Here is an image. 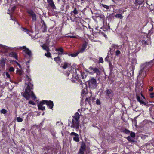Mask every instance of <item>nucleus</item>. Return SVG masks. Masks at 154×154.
Listing matches in <instances>:
<instances>
[{"instance_id":"1","label":"nucleus","mask_w":154,"mask_h":154,"mask_svg":"<svg viewBox=\"0 0 154 154\" xmlns=\"http://www.w3.org/2000/svg\"><path fill=\"white\" fill-rule=\"evenodd\" d=\"M31 79L29 78V83L28 82V85L25 90V91L23 94V96L26 99H29L30 97L34 100L36 98L33 92L32 91L33 89V85L31 83Z\"/></svg>"},{"instance_id":"2","label":"nucleus","mask_w":154,"mask_h":154,"mask_svg":"<svg viewBox=\"0 0 154 154\" xmlns=\"http://www.w3.org/2000/svg\"><path fill=\"white\" fill-rule=\"evenodd\" d=\"M154 64V59L152 60L145 63V67L141 69L139 72V75L145 77L147 72L149 70V68Z\"/></svg>"},{"instance_id":"3","label":"nucleus","mask_w":154,"mask_h":154,"mask_svg":"<svg viewBox=\"0 0 154 154\" xmlns=\"http://www.w3.org/2000/svg\"><path fill=\"white\" fill-rule=\"evenodd\" d=\"M74 119H72V122L70 124H69V126L72 128H75L77 130L79 129V119L80 118V115L78 112H76L75 115L73 116Z\"/></svg>"},{"instance_id":"4","label":"nucleus","mask_w":154,"mask_h":154,"mask_svg":"<svg viewBox=\"0 0 154 154\" xmlns=\"http://www.w3.org/2000/svg\"><path fill=\"white\" fill-rule=\"evenodd\" d=\"M86 83L87 84L89 88L91 89L95 88L97 86V81L94 78H91L90 79L87 81Z\"/></svg>"},{"instance_id":"5","label":"nucleus","mask_w":154,"mask_h":154,"mask_svg":"<svg viewBox=\"0 0 154 154\" xmlns=\"http://www.w3.org/2000/svg\"><path fill=\"white\" fill-rule=\"evenodd\" d=\"M88 72L91 74H93L94 73H96L97 75H100V72L99 69L96 67L91 66L88 69Z\"/></svg>"},{"instance_id":"6","label":"nucleus","mask_w":154,"mask_h":154,"mask_svg":"<svg viewBox=\"0 0 154 154\" xmlns=\"http://www.w3.org/2000/svg\"><path fill=\"white\" fill-rule=\"evenodd\" d=\"M106 97V99H110L112 100V97L113 96V91L110 89H107L105 91Z\"/></svg>"},{"instance_id":"7","label":"nucleus","mask_w":154,"mask_h":154,"mask_svg":"<svg viewBox=\"0 0 154 154\" xmlns=\"http://www.w3.org/2000/svg\"><path fill=\"white\" fill-rule=\"evenodd\" d=\"M27 13L29 14L30 16L32 17V21L33 22L36 21L37 19L36 15L32 10H28L27 11Z\"/></svg>"},{"instance_id":"8","label":"nucleus","mask_w":154,"mask_h":154,"mask_svg":"<svg viewBox=\"0 0 154 154\" xmlns=\"http://www.w3.org/2000/svg\"><path fill=\"white\" fill-rule=\"evenodd\" d=\"M70 19L72 22H75L79 23L81 22L82 18L79 16H75V17H70Z\"/></svg>"},{"instance_id":"9","label":"nucleus","mask_w":154,"mask_h":154,"mask_svg":"<svg viewBox=\"0 0 154 154\" xmlns=\"http://www.w3.org/2000/svg\"><path fill=\"white\" fill-rule=\"evenodd\" d=\"M45 104L47 105L48 107L50 109H52L54 106V103L51 100H44Z\"/></svg>"},{"instance_id":"10","label":"nucleus","mask_w":154,"mask_h":154,"mask_svg":"<svg viewBox=\"0 0 154 154\" xmlns=\"http://www.w3.org/2000/svg\"><path fill=\"white\" fill-rule=\"evenodd\" d=\"M86 145L84 143H82L81 146L80 148L78 153V154H84V151L86 149Z\"/></svg>"},{"instance_id":"11","label":"nucleus","mask_w":154,"mask_h":154,"mask_svg":"<svg viewBox=\"0 0 154 154\" xmlns=\"http://www.w3.org/2000/svg\"><path fill=\"white\" fill-rule=\"evenodd\" d=\"M78 8H77L76 7H74L73 10L70 13L71 15L70 17H73L76 16V15L78 14Z\"/></svg>"},{"instance_id":"12","label":"nucleus","mask_w":154,"mask_h":154,"mask_svg":"<svg viewBox=\"0 0 154 154\" xmlns=\"http://www.w3.org/2000/svg\"><path fill=\"white\" fill-rule=\"evenodd\" d=\"M87 45L88 43L86 42H84L82 45L81 49L78 51L79 53L84 52L87 47Z\"/></svg>"},{"instance_id":"13","label":"nucleus","mask_w":154,"mask_h":154,"mask_svg":"<svg viewBox=\"0 0 154 154\" xmlns=\"http://www.w3.org/2000/svg\"><path fill=\"white\" fill-rule=\"evenodd\" d=\"M22 49H24L23 51L29 57L32 56L31 51L25 46H23L21 47Z\"/></svg>"},{"instance_id":"14","label":"nucleus","mask_w":154,"mask_h":154,"mask_svg":"<svg viewBox=\"0 0 154 154\" xmlns=\"http://www.w3.org/2000/svg\"><path fill=\"white\" fill-rule=\"evenodd\" d=\"M48 5L53 9H56V7L53 0H47Z\"/></svg>"},{"instance_id":"15","label":"nucleus","mask_w":154,"mask_h":154,"mask_svg":"<svg viewBox=\"0 0 154 154\" xmlns=\"http://www.w3.org/2000/svg\"><path fill=\"white\" fill-rule=\"evenodd\" d=\"M71 135H74V137L73 138V140L74 141L76 142H78L79 141V134L74 132H72L70 134Z\"/></svg>"},{"instance_id":"16","label":"nucleus","mask_w":154,"mask_h":154,"mask_svg":"<svg viewBox=\"0 0 154 154\" xmlns=\"http://www.w3.org/2000/svg\"><path fill=\"white\" fill-rule=\"evenodd\" d=\"M44 104H45V103L44 102V100H43L42 101H40L39 103L38 104V109L42 111L45 110V107L42 106V105Z\"/></svg>"},{"instance_id":"17","label":"nucleus","mask_w":154,"mask_h":154,"mask_svg":"<svg viewBox=\"0 0 154 154\" xmlns=\"http://www.w3.org/2000/svg\"><path fill=\"white\" fill-rule=\"evenodd\" d=\"M141 42L142 45H144L145 46L149 45L151 43L150 38H147V37L146 38H145L144 40H142Z\"/></svg>"},{"instance_id":"18","label":"nucleus","mask_w":154,"mask_h":154,"mask_svg":"<svg viewBox=\"0 0 154 154\" xmlns=\"http://www.w3.org/2000/svg\"><path fill=\"white\" fill-rule=\"evenodd\" d=\"M146 147L148 150L154 149V145L152 143H147L146 144Z\"/></svg>"},{"instance_id":"19","label":"nucleus","mask_w":154,"mask_h":154,"mask_svg":"<svg viewBox=\"0 0 154 154\" xmlns=\"http://www.w3.org/2000/svg\"><path fill=\"white\" fill-rule=\"evenodd\" d=\"M55 51L56 52H58L57 54L59 56V55H61L63 54V49L62 47H60L58 48H56Z\"/></svg>"},{"instance_id":"20","label":"nucleus","mask_w":154,"mask_h":154,"mask_svg":"<svg viewBox=\"0 0 154 154\" xmlns=\"http://www.w3.org/2000/svg\"><path fill=\"white\" fill-rule=\"evenodd\" d=\"M6 60V58H2L0 60V65L3 68L5 67Z\"/></svg>"},{"instance_id":"21","label":"nucleus","mask_w":154,"mask_h":154,"mask_svg":"<svg viewBox=\"0 0 154 154\" xmlns=\"http://www.w3.org/2000/svg\"><path fill=\"white\" fill-rule=\"evenodd\" d=\"M9 56L14 57L17 60H18L17 54L16 52H11L9 54Z\"/></svg>"},{"instance_id":"22","label":"nucleus","mask_w":154,"mask_h":154,"mask_svg":"<svg viewBox=\"0 0 154 154\" xmlns=\"http://www.w3.org/2000/svg\"><path fill=\"white\" fill-rule=\"evenodd\" d=\"M119 47L118 45L112 44L110 48L109 51H114L116 49H118Z\"/></svg>"},{"instance_id":"23","label":"nucleus","mask_w":154,"mask_h":154,"mask_svg":"<svg viewBox=\"0 0 154 154\" xmlns=\"http://www.w3.org/2000/svg\"><path fill=\"white\" fill-rule=\"evenodd\" d=\"M91 97H89L88 98L86 97L85 99V106L86 108V105L87 104V103L90 104L91 103Z\"/></svg>"},{"instance_id":"24","label":"nucleus","mask_w":154,"mask_h":154,"mask_svg":"<svg viewBox=\"0 0 154 154\" xmlns=\"http://www.w3.org/2000/svg\"><path fill=\"white\" fill-rule=\"evenodd\" d=\"M144 2V0H135V4L140 5Z\"/></svg>"},{"instance_id":"25","label":"nucleus","mask_w":154,"mask_h":154,"mask_svg":"<svg viewBox=\"0 0 154 154\" xmlns=\"http://www.w3.org/2000/svg\"><path fill=\"white\" fill-rule=\"evenodd\" d=\"M42 47L44 50L46 51H49L48 47L45 44H43L42 46Z\"/></svg>"},{"instance_id":"26","label":"nucleus","mask_w":154,"mask_h":154,"mask_svg":"<svg viewBox=\"0 0 154 154\" xmlns=\"http://www.w3.org/2000/svg\"><path fill=\"white\" fill-rule=\"evenodd\" d=\"M123 16H122V15L120 14H117L115 15V17L116 18H119L120 19L122 20L123 19Z\"/></svg>"},{"instance_id":"27","label":"nucleus","mask_w":154,"mask_h":154,"mask_svg":"<svg viewBox=\"0 0 154 154\" xmlns=\"http://www.w3.org/2000/svg\"><path fill=\"white\" fill-rule=\"evenodd\" d=\"M79 53V52L78 51L77 52L75 53H72V54H69V56H71V57H76L78 55Z\"/></svg>"},{"instance_id":"28","label":"nucleus","mask_w":154,"mask_h":154,"mask_svg":"<svg viewBox=\"0 0 154 154\" xmlns=\"http://www.w3.org/2000/svg\"><path fill=\"white\" fill-rule=\"evenodd\" d=\"M54 60L57 63H59L60 61V57L59 56L57 57H55Z\"/></svg>"},{"instance_id":"29","label":"nucleus","mask_w":154,"mask_h":154,"mask_svg":"<svg viewBox=\"0 0 154 154\" xmlns=\"http://www.w3.org/2000/svg\"><path fill=\"white\" fill-rule=\"evenodd\" d=\"M114 67L112 65V64L111 63H109V69L111 72H112L113 71Z\"/></svg>"},{"instance_id":"30","label":"nucleus","mask_w":154,"mask_h":154,"mask_svg":"<svg viewBox=\"0 0 154 154\" xmlns=\"http://www.w3.org/2000/svg\"><path fill=\"white\" fill-rule=\"evenodd\" d=\"M42 28L43 29L42 32H47V27L46 25L42 26Z\"/></svg>"},{"instance_id":"31","label":"nucleus","mask_w":154,"mask_h":154,"mask_svg":"<svg viewBox=\"0 0 154 154\" xmlns=\"http://www.w3.org/2000/svg\"><path fill=\"white\" fill-rule=\"evenodd\" d=\"M0 48L3 49L2 51L4 52H5L6 51V47L4 45L0 44Z\"/></svg>"},{"instance_id":"32","label":"nucleus","mask_w":154,"mask_h":154,"mask_svg":"<svg viewBox=\"0 0 154 154\" xmlns=\"http://www.w3.org/2000/svg\"><path fill=\"white\" fill-rule=\"evenodd\" d=\"M69 63L67 62H65L64 63L63 66L62 67L64 69H66L68 66Z\"/></svg>"},{"instance_id":"33","label":"nucleus","mask_w":154,"mask_h":154,"mask_svg":"<svg viewBox=\"0 0 154 154\" xmlns=\"http://www.w3.org/2000/svg\"><path fill=\"white\" fill-rule=\"evenodd\" d=\"M111 55H110L109 53H108V55L106 57L105 59V61H110V59H109V57H110Z\"/></svg>"},{"instance_id":"34","label":"nucleus","mask_w":154,"mask_h":154,"mask_svg":"<svg viewBox=\"0 0 154 154\" xmlns=\"http://www.w3.org/2000/svg\"><path fill=\"white\" fill-rule=\"evenodd\" d=\"M121 54L120 51L118 50H117L116 51L115 55L116 56H118Z\"/></svg>"},{"instance_id":"35","label":"nucleus","mask_w":154,"mask_h":154,"mask_svg":"<svg viewBox=\"0 0 154 154\" xmlns=\"http://www.w3.org/2000/svg\"><path fill=\"white\" fill-rule=\"evenodd\" d=\"M101 6L102 7H104L107 9H108L109 8V6L107 5H106L103 4H101Z\"/></svg>"},{"instance_id":"36","label":"nucleus","mask_w":154,"mask_h":154,"mask_svg":"<svg viewBox=\"0 0 154 154\" xmlns=\"http://www.w3.org/2000/svg\"><path fill=\"white\" fill-rule=\"evenodd\" d=\"M125 134H129L130 132V131L128 130L127 129H125L124 130H123L122 131Z\"/></svg>"},{"instance_id":"37","label":"nucleus","mask_w":154,"mask_h":154,"mask_svg":"<svg viewBox=\"0 0 154 154\" xmlns=\"http://www.w3.org/2000/svg\"><path fill=\"white\" fill-rule=\"evenodd\" d=\"M47 53H45V56H46L47 57L49 58L51 57V53L48 51H47Z\"/></svg>"},{"instance_id":"38","label":"nucleus","mask_w":154,"mask_h":154,"mask_svg":"<svg viewBox=\"0 0 154 154\" xmlns=\"http://www.w3.org/2000/svg\"><path fill=\"white\" fill-rule=\"evenodd\" d=\"M85 90H86L87 89H82V90L81 93L83 97H84V95H85L86 94V91Z\"/></svg>"},{"instance_id":"39","label":"nucleus","mask_w":154,"mask_h":154,"mask_svg":"<svg viewBox=\"0 0 154 154\" xmlns=\"http://www.w3.org/2000/svg\"><path fill=\"white\" fill-rule=\"evenodd\" d=\"M103 63V58L101 57H100L99 58V62H98V63Z\"/></svg>"},{"instance_id":"40","label":"nucleus","mask_w":154,"mask_h":154,"mask_svg":"<svg viewBox=\"0 0 154 154\" xmlns=\"http://www.w3.org/2000/svg\"><path fill=\"white\" fill-rule=\"evenodd\" d=\"M72 71L71 70L70 71V73L68 74V76H69L70 75V76H72V78L75 77V75H74L72 73Z\"/></svg>"},{"instance_id":"41","label":"nucleus","mask_w":154,"mask_h":154,"mask_svg":"<svg viewBox=\"0 0 154 154\" xmlns=\"http://www.w3.org/2000/svg\"><path fill=\"white\" fill-rule=\"evenodd\" d=\"M42 149L44 151L49 150H50V149L48 146H47L42 148Z\"/></svg>"},{"instance_id":"42","label":"nucleus","mask_w":154,"mask_h":154,"mask_svg":"<svg viewBox=\"0 0 154 154\" xmlns=\"http://www.w3.org/2000/svg\"><path fill=\"white\" fill-rule=\"evenodd\" d=\"M0 112L2 113L5 114L7 112V111L5 109H3L1 110Z\"/></svg>"},{"instance_id":"43","label":"nucleus","mask_w":154,"mask_h":154,"mask_svg":"<svg viewBox=\"0 0 154 154\" xmlns=\"http://www.w3.org/2000/svg\"><path fill=\"white\" fill-rule=\"evenodd\" d=\"M17 120L18 122H21L23 121V119L20 117H18L17 118Z\"/></svg>"},{"instance_id":"44","label":"nucleus","mask_w":154,"mask_h":154,"mask_svg":"<svg viewBox=\"0 0 154 154\" xmlns=\"http://www.w3.org/2000/svg\"><path fill=\"white\" fill-rule=\"evenodd\" d=\"M130 136L132 138H134L135 137V134L134 132H131L130 133Z\"/></svg>"},{"instance_id":"45","label":"nucleus","mask_w":154,"mask_h":154,"mask_svg":"<svg viewBox=\"0 0 154 154\" xmlns=\"http://www.w3.org/2000/svg\"><path fill=\"white\" fill-rule=\"evenodd\" d=\"M127 138L128 140L129 141L133 142V141L131 137L130 136H128Z\"/></svg>"},{"instance_id":"46","label":"nucleus","mask_w":154,"mask_h":154,"mask_svg":"<svg viewBox=\"0 0 154 154\" xmlns=\"http://www.w3.org/2000/svg\"><path fill=\"white\" fill-rule=\"evenodd\" d=\"M96 103L97 105H100L101 104L100 101L99 99H97L96 100Z\"/></svg>"},{"instance_id":"47","label":"nucleus","mask_w":154,"mask_h":154,"mask_svg":"<svg viewBox=\"0 0 154 154\" xmlns=\"http://www.w3.org/2000/svg\"><path fill=\"white\" fill-rule=\"evenodd\" d=\"M9 71L11 72H14V69L13 67H11L9 68Z\"/></svg>"},{"instance_id":"48","label":"nucleus","mask_w":154,"mask_h":154,"mask_svg":"<svg viewBox=\"0 0 154 154\" xmlns=\"http://www.w3.org/2000/svg\"><path fill=\"white\" fill-rule=\"evenodd\" d=\"M14 62H15L16 64L18 66L19 68L20 69H22V67L21 65L20 64L17 62L16 61H14Z\"/></svg>"},{"instance_id":"49","label":"nucleus","mask_w":154,"mask_h":154,"mask_svg":"<svg viewBox=\"0 0 154 154\" xmlns=\"http://www.w3.org/2000/svg\"><path fill=\"white\" fill-rule=\"evenodd\" d=\"M136 98L138 102H140L142 100H140V97L139 96H137Z\"/></svg>"},{"instance_id":"50","label":"nucleus","mask_w":154,"mask_h":154,"mask_svg":"<svg viewBox=\"0 0 154 154\" xmlns=\"http://www.w3.org/2000/svg\"><path fill=\"white\" fill-rule=\"evenodd\" d=\"M84 100V99L82 98L80 102V105L81 106H83Z\"/></svg>"},{"instance_id":"51","label":"nucleus","mask_w":154,"mask_h":154,"mask_svg":"<svg viewBox=\"0 0 154 154\" xmlns=\"http://www.w3.org/2000/svg\"><path fill=\"white\" fill-rule=\"evenodd\" d=\"M141 85V84H139V83H137V84H136V87L137 88H139V87H140V86Z\"/></svg>"},{"instance_id":"52","label":"nucleus","mask_w":154,"mask_h":154,"mask_svg":"<svg viewBox=\"0 0 154 154\" xmlns=\"http://www.w3.org/2000/svg\"><path fill=\"white\" fill-rule=\"evenodd\" d=\"M16 72L17 73H19L20 75H21L22 73L21 71L18 68H17Z\"/></svg>"},{"instance_id":"53","label":"nucleus","mask_w":154,"mask_h":154,"mask_svg":"<svg viewBox=\"0 0 154 154\" xmlns=\"http://www.w3.org/2000/svg\"><path fill=\"white\" fill-rule=\"evenodd\" d=\"M150 97L151 98H153L154 97V93H151L150 94Z\"/></svg>"},{"instance_id":"54","label":"nucleus","mask_w":154,"mask_h":154,"mask_svg":"<svg viewBox=\"0 0 154 154\" xmlns=\"http://www.w3.org/2000/svg\"><path fill=\"white\" fill-rule=\"evenodd\" d=\"M140 104H143L145 106L147 104L146 103L144 102L143 101L141 100L140 102Z\"/></svg>"},{"instance_id":"55","label":"nucleus","mask_w":154,"mask_h":154,"mask_svg":"<svg viewBox=\"0 0 154 154\" xmlns=\"http://www.w3.org/2000/svg\"><path fill=\"white\" fill-rule=\"evenodd\" d=\"M146 106H151L152 107L154 106V104H153L147 103L146 105Z\"/></svg>"},{"instance_id":"56","label":"nucleus","mask_w":154,"mask_h":154,"mask_svg":"<svg viewBox=\"0 0 154 154\" xmlns=\"http://www.w3.org/2000/svg\"><path fill=\"white\" fill-rule=\"evenodd\" d=\"M29 103L30 104H32V105H35V103L32 100L29 101Z\"/></svg>"},{"instance_id":"57","label":"nucleus","mask_w":154,"mask_h":154,"mask_svg":"<svg viewBox=\"0 0 154 154\" xmlns=\"http://www.w3.org/2000/svg\"><path fill=\"white\" fill-rule=\"evenodd\" d=\"M16 8V7L15 6H14L12 7L11 8V10L12 11H15V9Z\"/></svg>"},{"instance_id":"58","label":"nucleus","mask_w":154,"mask_h":154,"mask_svg":"<svg viewBox=\"0 0 154 154\" xmlns=\"http://www.w3.org/2000/svg\"><path fill=\"white\" fill-rule=\"evenodd\" d=\"M81 76L83 79L85 78L86 77V76L84 73L82 74Z\"/></svg>"},{"instance_id":"59","label":"nucleus","mask_w":154,"mask_h":154,"mask_svg":"<svg viewBox=\"0 0 154 154\" xmlns=\"http://www.w3.org/2000/svg\"><path fill=\"white\" fill-rule=\"evenodd\" d=\"M70 53H68L66 51H64V50H63V55H68V56H69V54Z\"/></svg>"},{"instance_id":"60","label":"nucleus","mask_w":154,"mask_h":154,"mask_svg":"<svg viewBox=\"0 0 154 154\" xmlns=\"http://www.w3.org/2000/svg\"><path fill=\"white\" fill-rule=\"evenodd\" d=\"M6 75L7 78H10V76L8 72H6Z\"/></svg>"},{"instance_id":"61","label":"nucleus","mask_w":154,"mask_h":154,"mask_svg":"<svg viewBox=\"0 0 154 154\" xmlns=\"http://www.w3.org/2000/svg\"><path fill=\"white\" fill-rule=\"evenodd\" d=\"M78 82L80 84V85L82 86L83 85L82 83L81 80H80V79H78Z\"/></svg>"},{"instance_id":"62","label":"nucleus","mask_w":154,"mask_h":154,"mask_svg":"<svg viewBox=\"0 0 154 154\" xmlns=\"http://www.w3.org/2000/svg\"><path fill=\"white\" fill-rule=\"evenodd\" d=\"M41 22H42V26L46 25V24H45V22H44V21L43 20H42V21H41Z\"/></svg>"},{"instance_id":"63","label":"nucleus","mask_w":154,"mask_h":154,"mask_svg":"<svg viewBox=\"0 0 154 154\" xmlns=\"http://www.w3.org/2000/svg\"><path fill=\"white\" fill-rule=\"evenodd\" d=\"M30 32V31L28 29L27 30H26V31H25V32H26L27 34H29Z\"/></svg>"},{"instance_id":"64","label":"nucleus","mask_w":154,"mask_h":154,"mask_svg":"<svg viewBox=\"0 0 154 154\" xmlns=\"http://www.w3.org/2000/svg\"><path fill=\"white\" fill-rule=\"evenodd\" d=\"M153 88L152 86L149 89V91H152L153 90Z\"/></svg>"}]
</instances>
